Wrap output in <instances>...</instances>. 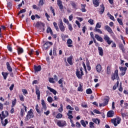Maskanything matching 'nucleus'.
<instances>
[{"mask_svg":"<svg viewBox=\"0 0 128 128\" xmlns=\"http://www.w3.org/2000/svg\"><path fill=\"white\" fill-rule=\"evenodd\" d=\"M121 120L122 119H120V118H116L112 119V124H114V126H116L118 124H120Z\"/></svg>","mask_w":128,"mask_h":128,"instance_id":"obj_1","label":"nucleus"},{"mask_svg":"<svg viewBox=\"0 0 128 128\" xmlns=\"http://www.w3.org/2000/svg\"><path fill=\"white\" fill-rule=\"evenodd\" d=\"M84 74V72H82V68H80V70H76V76L78 78H82V76Z\"/></svg>","mask_w":128,"mask_h":128,"instance_id":"obj_2","label":"nucleus"},{"mask_svg":"<svg viewBox=\"0 0 128 128\" xmlns=\"http://www.w3.org/2000/svg\"><path fill=\"white\" fill-rule=\"evenodd\" d=\"M34 118V113L32 112V110L30 109V110L28 112L26 115V120H30V118Z\"/></svg>","mask_w":128,"mask_h":128,"instance_id":"obj_3","label":"nucleus"},{"mask_svg":"<svg viewBox=\"0 0 128 128\" xmlns=\"http://www.w3.org/2000/svg\"><path fill=\"white\" fill-rule=\"evenodd\" d=\"M112 80H118V70H115V72L112 75Z\"/></svg>","mask_w":128,"mask_h":128,"instance_id":"obj_4","label":"nucleus"},{"mask_svg":"<svg viewBox=\"0 0 128 128\" xmlns=\"http://www.w3.org/2000/svg\"><path fill=\"white\" fill-rule=\"evenodd\" d=\"M50 46H52V42H47L43 46V50H48Z\"/></svg>","mask_w":128,"mask_h":128,"instance_id":"obj_5","label":"nucleus"},{"mask_svg":"<svg viewBox=\"0 0 128 128\" xmlns=\"http://www.w3.org/2000/svg\"><path fill=\"white\" fill-rule=\"evenodd\" d=\"M57 124L60 128H64L66 126V121H58L57 122Z\"/></svg>","mask_w":128,"mask_h":128,"instance_id":"obj_6","label":"nucleus"},{"mask_svg":"<svg viewBox=\"0 0 128 128\" xmlns=\"http://www.w3.org/2000/svg\"><path fill=\"white\" fill-rule=\"evenodd\" d=\"M104 38L108 44H110L112 42V40H110V38L108 35H104Z\"/></svg>","mask_w":128,"mask_h":128,"instance_id":"obj_7","label":"nucleus"},{"mask_svg":"<svg viewBox=\"0 0 128 128\" xmlns=\"http://www.w3.org/2000/svg\"><path fill=\"white\" fill-rule=\"evenodd\" d=\"M119 68L122 72L120 74L122 76H124V74H126V70H128V68L126 67H120Z\"/></svg>","mask_w":128,"mask_h":128,"instance_id":"obj_8","label":"nucleus"},{"mask_svg":"<svg viewBox=\"0 0 128 128\" xmlns=\"http://www.w3.org/2000/svg\"><path fill=\"white\" fill-rule=\"evenodd\" d=\"M59 28L61 32H64L65 30L64 26V23H62V21L60 22V23L58 24Z\"/></svg>","mask_w":128,"mask_h":128,"instance_id":"obj_9","label":"nucleus"},{"mask_svg":"<svg viewBox=\"0 0 128 128\" xmlns=\"http://www.w3.org/2000/svg\"><path fill=\"white\" fill-rule=\"evenodd\" d=\"M58 6L60 8V10H64V6H62V2L60 0H58Z\"/></svg>","mask_w":128,"mask_h":128,"instance_id":"obj_10","label":"nucleus"},{"mask_svg":"<svg viewBox=\"0 0 128 128\" xmlns=\"http://www.w3.org/2000/svg\"><path fill=\"white\" fill-rule=\"evenodd\" d=\"M114 116V112L113 110L108 112L107 114V116H108V118H112Z\"/></svg>","mask_w":128,"mask_h":128,"instance_id":"obj_11","label":"nucleus"},{"mask_svg":"<svg viewBox=\"0 0 128 128\" xmlns=\"http://www.w3.org/2000/svg\"><path fill=\"white\" fill-rule=\"evenodd\" d=\"M34 70L35 72H40L42 70V66L40 65H39L38 66H36V65L34 66Z\"/></svg>","mask_w":128,"mask_h":128,"instance_id":"obj_12","label":"nucleus"},{"mask_svg":"<svg viewBox=\"0 0 128 128\" xmlns=\"http://www.w3.org/2000/svg\"><path fill=\"white\" fill-rule=\"evenodd\" d=\"M95 38L97 40H98V42H104V39H102V38L100 37L98 34L95 35Z\"/></svg>","mask_w":128,"mask_h":128,"instance_id":"obj_13","label":"nucleus"},{"mask_svg":"<svg viewBox=\"0 0 128 128\" xmlns=\"http://www.w3.org/2000/svg\"><path fill=\"white\" fill-rule=\"evenodd\" d=\"M47 88H48V90H50V92H52V94H54V96H56V90H54V89H53V88H51L50 86H48Z\"/></svg>","mask_w":128,"mask_h":128,"instance_id":"obj_14","label":"nucleus"},{"mask_svg":"<svg viewBox=\"0 0 128 128\" xmlns=\"http://www.w3.org/2000/svg\"><path fill=\"white\" fill-rule=\"evenodd\" d=\"M92 122H94V124H100V119L98 118H92Z\"/></svg>","mask_w":128,"mask_h":128,"instance_id":"obj_15","label":"nucleus"},{"mask_svg":"<svg viewBox=\"0 0 128 128\" xmlns=\"http://www.w3.org/2000/svg\"><path fill=\"white\" fill-rule=\"evenodd\" d=\"M67 62L69 64L72 66V56H70V57L68 58H67Z\"/></svg>","mask_w":128,"mask_h":128,"instance_id":"obj_16","label":"nucleus"},{"mask_svg":"<svg viewBox=\"0 0 128 128\" xmlns=\"http://www.w3.org/2000/svg\"><path fill=\"white\" fill-rule=\"evenodd\" d=\"M6 64L7 66V68L8 70L10 72H12V67L10 66V63L8 62H7L6 63Z\"/></svg>","mask_w":128,"mask_h":128,"instance_id":"obj_17","label":"nucleus"},{"mask_svg":"<svg viewBox=\"0 0 128 128\" xmlns=\"http://www.w3.org/2000/svg\"><path fill=\"white\" fill-rule=\"evenodd\" d=\"M98 50H99L100 56H104V50H102V47H98Z\"/></svg>","mask_w":128,"mask_h":128,"instance_id":"obj_18","label":"nucleus"},{"mask_svg":"<svg viewBox=\"0 0 128 128\" xmlns=\"http://www.w3.org/2000/svg\"><path fill=\"white\" fill-rule=\"evenodd\" d=\"M105 30H108V32H110V34H112V28H110V27L108 26H105Z\"/></svg>","mask_w":128,"mask_h":128,"instance_id":"obj_19","label":"nucleus"},{"mask_svg":"<svg viewBox=\"0 0 128 128\" xmlns=\"http://www.w3.org/2000/svg\"><path fill=\"white\" fill-rule=\"evenodd\" d=\"M93 4H94L95 7L98 6H100V3L98 0H92Z\"/></svg>","mask_w":128,"mask_h":128,"instance_id":"obj_20","label":"nucleus"},{"mask_svg":"<svg viewBox=\"0 0 128 128\" xmlns=\"http://www.w3.org/2000/svg\"><path fill=\"white\" fill-rule=\"evenodd\" d=\"M67 44L68 45V48H72V40L70 39H68L67 40Z\"/></svg>","mask_w":128,"mask_h":128,"instance_id":"obj_21","label":"nucleus"},{"mask_svg":"<svg viewBox=\"0 0 128 128\" xmlns=\"http://www.w3.org/2000/svg\"><path fill=\"white\" fill-rule=\"evenodd\" d=\"M42 104L44 110H46V103L44 102V100H42Z\"/></svg>","mask_w":128,"mask_h":128,"instance_id":"obj_22","label":"nucleus"},{"mask_svg":"<svg viewBox=\"0 0 128 128\" xmlns=\"http://www.w3.org/2000/svg\"><path fill=\"white\" fill-rule=\"evenodd\" d=\"M100 6V14H102L104 12V4H102Z\"/></svg>","mask_w":128,"mask_h":128,"instance_id":"obj_23","label":"nucleus"},{"mask_svg":"<svg viewBox=\"0 0 128 128\" xmlns=\"http://www.w3.org/2000/svg\"><path fill=\"white\" fill-rule=\"evenodd\" d=\"M96 70L98 72H100L102 70V66H100V64L97 65V66H96Z\"/></svg>","mask_w":128,"mask_h":128,"instance_id":"obj_24","label":"nucleus"},{"mask_svg":"<svg viewBox=\"0 0 128 128\" xmlns=\"http://www.w3.org/2000/svg\"><path fill=\"white\" fill-rule=\"evenodd\" d=\"M46 32L48 34L50 32L51 36H54V34H52V28H50V27H48L46 30Z\"/></svg>","mask_w":128,"mask_h":128,"instance_id":"obj_25","label":"nucleus"},{"mask_svg":"<svg viewBox=\"0 0 128 128\" xmlns=\"http://www.w3.org/2000/svg\"><path fill=\"white\" fill-rule=\"evenodd\" d=\"M18 54H22V52H24V49L22 48H18Z\"/></svg>","mask_w":128,"mask_h":128,"instance_id":"obj_26","label":"nucleus"},{"mask_svg":"<svg viewBox=\"0 0 128 128\" xmlns=\"http://www.w3.org/2000/svg\"><path fill=\"white\" fill-rule=\"evenodd\" d=\"M106 98H107L104 99V106H106V104H108V102L110 100V97L107 96Z\"/></svg>","mask_w":128,"mask_h":128,"instance_id":"obj_27","label":"nucleus"},{"mask_svg":"<svg viewBox=\"0 0 128 128\" xmlns=\"http://www.w3.org/2000/svg\"><path fill=\"white\" fill-rule=\"evenodd\" d=\"M2 76H3L4 80H6L8 76V73L2 72Z\"/></svg>","mask_w":128,"mask_h":128,"instance_id":"obj_28","label":"nucleus"},{"mask_svg":"<svg viewBox=\"0 0 128 128\" xmlns=\"http://www.w3.org/2000/svg\"><path fill=\"white\" fill-rule=\"evenodd\" d=\"M94 31L95 32H98L99 34H102V30H100V29L94 28Z\"/></svg>","mask_w":128,"mask_h":128,"instance_id":"obj_29","label":"nucleus"},{"mask_svg":"<svg viewBox=\"0 0 128 128\" xmlns=\"http://www.w3.org/2000/svg\"><path fill=\"white\" fill-rule=\"evenodd\" d=\"M70 4L74 8H76V2H74L71 1L70 2Z\"/></svg>","mask_w":128,"mask_h":128,"instance_id":"obj_30","label":"nucleus"},{"mask_svg":"<svg viewBox=\"0 0 128 128\" xmlns=\"http://www.w3.org/2000/svg\"><path fill=\"white\" fill-rule=\"evenodd\" d=\"M82 8L81 10L82 12H86V4H82Z\"/></svg>","mask_w":128,"mask_h":128,"instance_id":"obj_31","label":"nucleus"},{"mask_svg":"<svg viewBox=\"0 0 128 128\" xmlns=\"http://www.w3.org/2000/svg\"><path fill=\"white\" fill-rule=\"evenodd\" d=\"M86 92L87 94H92V89L88 88L86 90Z\"/></svg>","mask_w":128,"mask_h":128,"instance_id":"obj_32","label":"nucleus"},{"mask_svg":"<svg viewBox=\"0 0 128 128\" xmlns=\"http://www.w3.org/2000/svg\"><path fill=\"white\" fill-rule=\"evenodd\" d=\"M53 24H54V26L56 30L58 32L59 29H58V24H57L56 22H54L53 23Z\"/></svg>","mask_w":128,"mask_h":128,"instance_id":"obj_33","label":"nucleus"},{"mask_svg":"<svg viewBox=\"0 0 128 128\" xmlns=\"http://www.w3.org/2000/svg\"><path fill=\"white\" fill-rule=\"evenodd\" d=\"M44 6V0H40L38 4V6Z\"/></svg>","mask_w":128,"mask_h":128,"instance_id":"obj_34","label":"nucleus"},{"mask_svg":"<svg viewBox=\"0 0 128 128\" xmlns=\"http://www.w3.org/2000/svg\"><path fill=\"white\" fill-rule=\"evenodd\" d=\"M16 99L15 98L14 100L12 102V108H14V106H16Z\"/></svg>","mask_w":128,"mask_h":128,"instance_id":"obj_35","label":"nucleus"},{"mask_svg":"<svg viewBox=\"0 0 128 128\" xmlns=\"http://www.w3.org/2000/svg\"><path fill=\"white\" fill-rule=\"evenodd\" d=\"M80 124L83 126H84V128H86V122H84V120H82L80 121Z\"/></svg>","mask_w":128,"mask_h":128,"instance_id":"obj_36","label":"nucleus"},{"mask_svg":"<svg viewBox=\"0 0 128 128\" xmlns=\"http://www.w3.org/2000/svg\"><path fill=\"white\" fill-rule=\"evenodd\" d=\"M78 92H82V84H80V86L78 88Z\"/></svg>","mask_w":128,"mask_h":128,"instance_id":"obj_37","label":"nucleus"},{"mask_svg":"<svg viewBox=\"0 0 128 128\" xmlns=\"http://www.w3.org/2000/svg\"><path fill=\"white\" fill-rule=\"evenodd\" d=\"M36 92L37 96H40V90L38 88H36Z\"/></svg>","mask_w":128,"mask_h":128,"instance_id":"obj_38","label":"nucleus"},{"mask_svg":"<svg viewBox=\"0 0 128 128\" xmlns=\"http://www.w3.org/2000/svg\"><path fill=\"white\" fill-rule=\"evenodd\" d=\"M90 128H94V122H90Z\"/></svg>","mask_w":128,"mask_h":128,"instance_id":"obj_39","label":"nucleus"},{"mask_svg":"<svg viewBox=\"0 0 128 128\" xmlns=\"http://www.w3.org/2000/svg\"><path fill=\"white\" fill-rule=\"evenodd\" d=\"M26 12V9H22V10H20L18 14V16L19 14H24V12Z\"/></svg>","mask_w":128,"mask_h":128,"instance_id":"obj_40","label":"nucleus"},{"mask_svg":"<svg viewBox=\"0 0 128 128\" xmlns=\"http://www.w3.org/2000/svg\"><path fill=\"white\" fill-rule=\"evenodd\" d=\"M50 10L52 11V12L53 14V15L54 16H56V13L54 12V9L52 8V6L50 7Z\"/></svg>","mask_w":128,"mask_h":128,"instance_id":"obj_41","label":"nucleus"},{"mask_svg":"<svg viewBox=\"0 0 128 128\" xmlns=\"http://www.w3.org/2000/svg\"><path fill=\"white\" fill-rule=\"evenodd\" d=\"M8 124V119H6L4 120V123L2 124L4 126H6Z\"/></svg>","mask_w":128,"mask_h":128,"instance_id":"obj_42","label":"nucleus"},{"mask_svg":"<svg viewBox=\"0 0 128 128\" xmlns=\"http://www.w3.org/2000/svg\"><path fill=\"white\" fill-rule=\"evenodd\" d=\"M107 74H110V66L107 67V72H106Z\"/></svg>","mask_w":128,"mask_h":128,"instance_id":"obj_43","label":"nucleus"},{"mask_svg":"<svg viewBox=\"0 0 128 128\" xmlns=\"http://www.w3.org/2000/svg\"><path fill=\"white\" fill-rule=\"evenodd\" d=\"M93 112H94L95 114H102L100 112L98 111V110H93Z\"/></svg>","mask_w":128,"mask_h":128,"instance_id":"obj_44","label":"nucleus"},{"mask_svg":"<svg viewBox=\"0 0 128 128\" xmlns=\"http://www.w3.org/2000/svg\"><path fill=\"white\" fill-rule=\"evenodd\" d=\"M102 28V25L100 24V23L98 22L96 24L95 28Z\"/></svg>","mask_w":128,"mask_h":128,"instance_id":"obj_45","label":"nucleus"},{"mask_svg":"<svg viewBox=\"0 0 128 128\" xmlns=\"http://www.w3.org/2000/svg\"><path fill=\"white\" fill-rule=\"evenodd\" d=\"M56 118H62V114H58L56 116Z\"/></svg>","mask_w":128,"mask_h":128,"instance_id":"obj_46","label":"nucleus"},{"mask_svg":"<svg viewBox=\"0 0 128 128\" xmlns=\"http://www.w3.org/2000/svg\"><path fill=\"white\" fill-rule=\"evenodd\" d=\"M8 6V10H12V3L10 2H8L7 4Z\"/></svg>","mask_w":128,"mask_h":128,"instance_id":"obj_47","label":"nucleus"},{"mask_svg":"<svg viewBox=\"0 0 128 128\" xmlns=\"http://www.w3.org/2000/svg\"><path fill=\"white\" fill-rule=\"evenodd\" d=\"M68 28L69 30H70V32L72 30V24H69L68 25Z\"/></svg>","mask_w":128,"mask_h":128,"instance_id":"obj_48","label":"nucleus"},{"mask_svg":"<svg viewBox=\"0 0 128 128\" xmlns=\"http://www.w3.org/2000/svg\"><path fill=\"white\" fill-rule=\"evenodd\" d=\"M19 98H20V100H21V102H24V98L23 95H20Z\"/></svg>","mask_w":128,"mask_h":128,"instance_id":"obj_49","label":"nucleus"},{"mask_svg":"<svg viewBox=\"0 0 128 128\" xmlns=\"http://www.w3.org/2000/svg\"><path fill=\"white\" fill-rule=\"evenodd\" d=\"M117 20L120 26H122V20L120 19V18H118Z\"/></svg>","mask_w":128,"mask_h":128,"instance_id":"obj_50","label":"nucleus"},{"mask_svg":"<svg viewBox=\"0 0 128 128\" xmlns=\"http://www.w3.org/2000/svg\"><path fill=\"white\" fill-rule=\"evenodd\" d=\"M52 98L51 96H50L48 98V102H52Z\"/></svg>","mask_w":128,"mask_h":128,"instance_id":"obj_51","label":"nucleus"},{"mask_svg":"<svg viewBox=\"0 0 128 128\" xmlns=\"http://www.w3.org/2000/svg\"><path fill=\"white\" fill-rule=\"evenodd\" d=\"M54 79L53 78H49L50 82H52V84H54Z\"/></svg>","mask_w":128,"mask_h":128,"instance_id":"obj_52","label":"nucleus"},{"mask_svg":"<svg viewBox=\"0 0 128 128\" xmlns=\"http://www.w3.org/2000/svg\"><path fill=\"white\" fill-rule=\"evenodd\" d=\"M67 116H68V118L69 120H72V118H74V116H72V114H67Z\"/></svg>","mask_w":128,"mask_h":128,"instance_id":"obj_53","label":"nucleus"},{"mask_svg":"<svg viewBox=\"0 0 128 128\" xmlns=\"http://www.w3.org/2000/svg\"><path fill=\"white\" fill-rule=\"evenodd\" d=\"M67 110H74V108H72L70 106L68 105L66 106Z\"/></svg>","mask_w":128,"mask_h":128,"instance_id":"obj_54","label":"nucleus"},{"mask_svg":"<svg viewBox=\"0 0 128 128\" xmlns=\"http://www.w3.org/2000/svg\"><path fill=\"white\" fill-rule=\"evenodd\" d=\"M60 108L58 109V110L60 112H62V110H64L62 109V104H60Z\"/></svg>","mask_w":128,"mask_h":128,"instance_id":"obj_55","label":"nucleus"},{"mask_svg":"<svg viewBox=\"0 0 128 128\" xmlns=\"http://www.w3.org/2000/svg\"><path fill=\"white\" fill-rule=\"evenodd\" d=\"M45 16H46V18H47V20L50 22V16H49L47 12H46L45 14Z\"/></svg>","mask_w":128,"mask_h":128,"instance_id":"obj_56","label":"nucleus"},{"mask_svg":"<svg viewBox=\"0 0 128 128\" xmlns=\"http://www.w3.org/2000/svg\"><path fill=\"white\" fill-rule=\"evenodd\" d=\"M108 16H110V20H114V16H112V14H108Z\"/></svg>","mask_w":128,"mask_h":128,"instance_id":"obj_57","label":"nucleus"},{"mask_svg":"<svg viewBox=\"0 0 128 128\" xmlns=\"http://www.w3.org/2000/svg\"><path fill=\"white\" fill-rule=\"evenodd\" d=\"M56 47H54V50H53V54H54V56L56 54Z\"/></svg>","mask_w":128,"mask_h":128,"instance_id":"obj_58","label":"nucleus"},{"mask_svg":"<svg viewBox=\"0 0 128 128\" xmlns=\"http://www.w3.org/2000/svg\"><path fill=\"white\" fill-rule=\"evenodd\" d=\"M41 26V22H37L36 24V28H40V26Z\"/></svg>","mask_w":128,"mask_h":128,"instance_id":"obj_59","label":"nucleus"},{"mask_svg":"<svg viewBox=\"0 0 128 128\" xmlns=\"http://www.w3.org/2000/svg\"><path fill=\"white\" fill-rule=\"evenodd\" d=\"M88 22H89V24H94V20L90 19V20H88Z\"/></svg>","mask_w":128,"mask_h":128,"instance_id":"obj_60","label":"nucleus"},{"mask_svg":"<svg viewBox=\"0 0 128 128\" xmlns=\"http://www.w3.org/2000/svg\"><path fill=\"white\" fill-rule=\"evenodd\" d=\"M24 110L21 109V111H20V116H24Z\"/></svg>","mask_w":128,"mask_h":128,"instance_id":"obj_61","label":"nucleus"},{"mask_svg":"<svg viewBox=\"0 0 128 128\" xmlns=\"http://www.w3.org/2000/svg\"><path fill=\"white\" fill-rule=\"evenodd\" d=\"M22 92L23 94H28V91L26 89H22Z\"/></svg>","mask_w":128,"mask_h":128,"instance_id":"obj_62","label":"nucleus"},{"mask_svg":"<svg viewBox=\"0 0 128 128\" xmlns=\"http://www.w3.org/2000/svg\"><path fill=\"white\" fill-rule=\"evenodd\" d=\"M76 24H77V26H78L79 28H80V22H78V21L76 20Z\"/></svg>","mask_w":128,"mask_h":128,"instance_id":"obj_63","label":"nucleus"},{"mask_svg":"<svg viewBox=\"0 0 128 128\" xmlns=\"http://www.w3.org/2000/svg\"><path fill=\"white\" fill-rule=\"evenodd\" d=\"M76 128H80V124L78 122H76Z\"/></svg>","mask_w":128,"mask_h":128,"instance_id":"obj_64","label":"nucleus"}]
</instances>
